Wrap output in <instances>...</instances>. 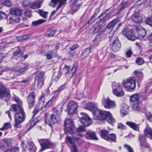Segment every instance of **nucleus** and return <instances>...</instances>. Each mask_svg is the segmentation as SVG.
<instances>
[{"instance_id":"nucleus-1","label":"nucleus","mask_w":152,"mask_h":152,"mask_svg":"<svg viewBox=\"0 0 152 152\" xmlns=\"http://www.w3.org/2000/svg\"><path fill=\"white\" fill-rule=\"evenodd\" d=\"M13 99L18 103V104H12L10 110L15 112L14 127L17 128L20 127V124L25 120L26 115L23 107L22 101L16 96H15Z\"/></svg>"},{"instance_id":"nucleus-2","label":"nucleus","mask_w":152,"mask_h":152,"mask_svg":"<svg viewBox=\"0 0 152 152\" xmlns=\"http://www.w3.org/2000/svg\"><path fill=\"white\" fill-rule=\"evenodd\" d=\"M122 32L127 39L132 41L137 39L141 40L144 38L146 34V30L140 26H134L131 32L127 29H124Z\"/></svg>"},{"instance_id":"nucleus-3","label":"nucleus","mask_w":152,"mask_h":152,"mask_svg":"<svg viewBox=\"0 0 152 152\" xmlns=\"http://www.w3.org/2000/svg\"><path fill=\"white\" fill-rule=\"evenodd\" d=\"M62 110L59 111L56 108L53 109V114L49 118L47 117L45 121V123L52 126L55 123L59 122L61 120L59 115L61 113Z\"/></svg>"},{"instance_id":"nucleus-4","label":"nucleus","mask_w":152,"mask_h":152,"mask_svg":"<svg viewBox=\"0 0 152 152\" xmlns=\"http://www.w3.org/2000/svg\"><path fill=\"white\" fill-rule=\"evenodd\" d=\"M10 13L12 16L9 18V23H19L20 20L19 17L21 15L22 10L16 8H12L10 9Z\"/></svg>"},{"instance_id":"nucleus-5","label":"nucleus","mask_w":152,"mask_h":152,"mask_svg":"<svg viewBox=\"0 0 152 152\" xmlns=\"http://www.w3.org/2000/svg\"><path fill=\"white\" fill-rule=\"evenodd\" d=\"M10 97L9 88H7L1 82H0V99L7 102Z\"/></svg>"},{"instance_id":"nucleus-6","label":"nucleus","mask_w":152,"mask_h":152,"mask_svg":"<svg viewBox=\"0 0 152 152\" xmlns=\"http://www.w3.org/2000/svg\"><path fill=\"white\" fill-rule=\"evenodd\" d=\"M122 83L127 91L133 90L135 86V79L133 77H129L125 80H123Z\"/></svg>"},{"instance_id":"nucleus-7","label":"nucleus","mask_w":152,"mask_h":152,"mask_svg":"<svg viewBox=\"0 0 152 152\" xmlns=\"http://www.w3.org/2000/svg\"><path fill=\"white\" fill-rule=\"evenodd\" d=\"M64 126L65 133H68L70 134H72L73 133V130L75 128V126L74 122L72 119H66L65 121Z\"/></svg>"},{"instance_id":"nucleus-8","label":"nucleus","mask_w":152,"mask_h":152,"mask_svg":"<svg viewBox=\"0 0 152 152\" xmlns=\"http://www.w3.org/2000/svg\"><path fill=\"white\" fill-rule=\"evenodd\" d=\"M80 114L82 117L80 118V121L85 126L90 125L92 122L91 119L86 113L81 112Z\"/></svg>"},{"instance_id":"nucleus-9","label":"nucleus","mask_w":152,"mask_h":152,"mask_svg":"<svg viewBox=\"0 0 152 152\" xmlns=\"http://www.w3.org/2000/svg\"><path fill=\"white\" fill-rule=\"evenodd\" d=\"M36 96L35 92L34 91H33L30 92L26 97L27 101L29 108H32L34 107L35 103Z\"/></svg>"},{"instance_id":"nucleus-10","label":"nucleus","mask_w":152,"mask_h":152,"mask_svg":"<svg viewBox=\"0 0 152 152\" xmlns=\"http://www.w3.org/2000/svg\"><path fill=\"white\" fill-rule=\"evenodd\" d=\"M41 148L40 151L41 152L47 149L51 148L53 146V144L48 140L42 139L39 141Z\"/></svg>"},{"instance_id":"nucleus-11","label":"nucleus","mask_w":152,"mask_h":152,"mask_svg":"<svg viewBox=\"0 0 152 152\" xmlns=\"http://www.w3.org/2000/svg\"><path fill=\"white\" fill-rule=\"evenodd\" d=\"M110 48L114 52H116L119 50L121 48V44L118 38L113 40L110 44Z\"/></svg>"},{"instance_id":"nucleus-12","label":"nucleus","mask_w":152,"mask_h":152,"mask_svg":"<svg viewBox=\"0 0 152 152\" xmlns=\"http://www.w3.org/2000/svg\"><path fill=\"white\" fill-rule=\"evenodd\" d=\"M104 26V23H102L101 21H100L91 28L89 32L91 34H96L98 32H99Z\"/></svg>"},{"instance_id":"nucleus-13","label":"nucleus","mask_w":152,"mask_h":152,"mask_svg":"<svg viewBox=\"0 0 152 152\" xmlns=\"http://www.w3.org/2000/svg\"><path fill=\"white\" fill-rule=\"evenodd\" d=\"M45 74V72L42 71H39L36 73V76L35 80L37 82V85L41 88L43 84L44 81L43 77Z\"/></svg>"},{"instance_id":"nucleus-14","label":"nucleus","mask_w":152,"mask_h":152,"mask_svg":"<svg viewBox=\"0 0 152 152\" xmlns=\"http://www.w3.org/2000/svg\"><path fill=\"white\" fill-rule=\"evenodd\" d=\"M21 146L24 149L27 148L30 152H35L36 148L34 143L32 142H28L27 145H25L23 141H22L21 144Z\"/></svg>"},{"instance_id":"nucleus-15","label":"nucleus","mask_w":152,"mask_h":152,"mask_svg":"<svg viewBox=\"0 0 152 152\" xmlns=\"http://www.w3.org/2000/svg\"><path fill=\"white\" fill-rule=\"evenodd\" d=\"M11 142L10 139H4L0 142V148L3 150L6 149L10 145Z\"/></svg>"},{"instance_id":"nucleus-16","label":"nucleus","mask_w":152,"mask_h":152,"mask_svg":"<svg viewBox=\"0 0 152 152\" xmlns=\"http://www.w3.org/2000/svg\"><path fill=\"white\" fill-rule=\"evenodd\" d=\"M102 102L104 107L107 108L113 107L115 105L114 102L111 100L108 97L102 100Z\"/></svg>"},{"instance_id":"nucleus-17","label":"nucleus","mask_w":152,"mask_h":152,"mask_svg":"<svg viewBox=\"0 0 152 152\" xmlns=\"http://www.w3.org/2000/svg\"><path fill=\"white\" fill-rule=\"evenodd\" d=\"M67 0H51L50 3V6L54 7L58 4V6L56 7L58 10L61 6L65 4Z\"/></svg>"},{"instance_id":"nucleus-18","label":"nucleus","mask_w":152,"mask_h":152,"mask_svg":"<svg viewBox=\"0 0 152 152\" xmlns=\"http://www.w3.org/2000/svg\"><path fill=\"white\" fill-rule=\"evenodd\" d=\"M107 113L108 112L103 111L98 109L97 110L94 114L95 115L99 120H104L106 119L107 115L108 114Z\"/></svg>"},{"instance_id":"nucleus-19","label":"nucleus","mask_w":152,"mask_h":152,"mask_svg":"<svg viewBox=\"0 0 152 152\" xmlns=\"http://www.w3.org/2000/svg\"><path fill=\"white\" fill-rule=\"evenodd\" d=\"M77 104L74 101H71L67 107V110L69 114H72L74 113L77 108Z\"/></svg>"},{"instance_id":"nucleus-20","label":"nucleus","mask_w":152,"mask_h":152,"mask_svg":"<svg viewBox=\"0 0 152 152\" xmlns=\"http://www.w3.org/2000/svg\"><path fill=\"white\" fill-rule=\"evenodd\" d=\"M78 0H71L72 4H70L69 7L72 9V13L73 14L79 9L80 4L76 5Z\"/></svg>"},{"instance_id":"nucleus-21","label":"nucleus","mask_w":152,"mask_h":152,"mask_svg":"<svg viewBox=\"0 0 152 152\" xmlns=\"http://www.w3.org/2000/svg\"><path fill=\"white\" fill-rule=\"evenodd\" d=\"M147 0H138V1L132 6L131 9L135 8L137 7V8L135 10V11L136 12H139L140 10V7L142 5L143 7H144V4L146 2Z\"/></svg>"},{"instance_id":"nucleus-22","label":"nucleus","mask_w":152,"mask_h":152,"mask_svg":"<svg viewBox=\"0 0 152 152\" xmlns=\"http://www.w3.org/2000/svg\"><path fill=\"white\" fill-rule=\"evenodd\" d=\"M42 4V1H34L32 3H29L27 4H26L25 6L33 9H37L40 8Z\"/></svg>"},{"instance_id":"nucleus-23","label":"nucleus","mask_w":152,"mask_h":152,"mask_svg":"<svg viewBox=\"0 0 152 152\" xmlns=\"http://www.w3.org/2000/svg\"><path fill=\"white\" fill-rule=\"evenodd\" d=\"M29 69V66L25 64H22L19 69L16 70V73H19L20 75H22Z\"/></svg>"},{"instance_id":"nucleus-24","label":"nucleus","mask_w":152,"mask_h":152,"mask_svg":"<svg viewBox=\"0 0 152 152\" xmlns=\"http://www.w3.org/2000/svg\"><path fill=\"white\" fill-rule=\"evenodd\" d=\"M87 109L91 111L94 114L97 111V110H98L97 108V104L92 103H89L88 104Z\"/></svg>"},{"instance_id":"nucleus-25","label":"nucleus","mask_w":152,"mask_h":152,"mask_svg":"<svg viewBox=\"0 0 152 152\" xmlns=\"http://www.w3.org/2000/svg\"><path fill=\"white\" fill-rule=\"evenodd\" d=\"M76 137L67 136L65 139V142L68 145L72 146L75 145V142H76Z\"/></svg>"},{"instance_id":"nucleus-26","label":"nucleus","mask_w":152,"mask_h":152,"mask_svg":"<svg viewBox=\"0 0 152 152\" xmlns=\"http://www.w3.org/2000/svg\"><path fill=\"white\" fill-rule=\"evenodd\" d=\"M126 124L135 131H138L139 130L138 124L135 123L128 121L126 122Z\"/></svg>"},{"instance_id":"nucleus-27","label":"nucleus","mask_w":152,"mask_h":152,"mask_svg":"<svg viewBox=\"0 0 152 152\" xmlns=\"http://www.w3.org/2000/svg\"><path fill=\"white\" fill-rule=\"evenodd\" d=\"M86 137L89 139L98 140V138L96 135L95 132L93 131L87 132L86 135Z\"/></svg>"},{"instance_id":"nucleus-28","label":"nucleus","mask_w":152,"mask_h":152,"mask_svg":"<svg viewBox=\"0 0 152 152\" xmlns=\"http://www.w3.org/2000/svg\"><path fill=\"white\" fill-rule=\"evenodd\" d=\"M113 94L118 97H121L124 95V92L122 89V87L115 89L114 91V90H113Z\"/></svg>"},{"instance_id":"nucleus-29","label":"nucleus","mask_w":152,"mask_h":152,"mask_svg":"<svg viewBox=\"0 0 152 152\" xmlns=\"http://www.w3.org/2000/svg\"><path fill=\"white\" fill-rule=\"evenodd\" d=\"M145 134L150 139L152 140V129L149 127L147 126L144 130Z\"/></svg>"},{"instance_id":"nucleus-30","label":"nucleus","mask_w":152,"mask_h":152,"mask_svg":"<svg viewBox=\"0 0 152 152\" xmlns=\"http://www.w3.org/2000/svg\"><path fill=\"white\" fill-rule=\"evenodd\" d=\"M106 140L110 142H116V136L114 133H111L109 134L106 138Z\"/></svg>"},{"instance_id":"nucleus-31","label":"nucleus","mask_w":152,"mask_h":152,"mask_svg":"<svg viewBox=\"0 0 152 152\" xmlns=\"http://www.w3.org/2000/svg\"><path fill=\"white\" fill-rule=\"evenodd\" d=\"M128 109L129 107L126 104H123L121 108V112L125 115L128 113Z\"/></svg>"},{"instance_id":"nucleus-32","label":"nucleus","mask_w":152,"mask_h":152,"mask_svg":"<svg viewBox=\"0 0 152 152\" xmlns=\"http://www.w3.org/2000/svg\"><path fill=\"white\" fill-rule=\"evenodd\" d=\"M133 20L137 23H140L142 22V18L141 16H139L138 14H134L132 16Z\"/></svg>"},{"instance_id":"nucleus-33","label":"nucleus","mask_w":152,"mask_h":152,"mask_svg":"<svg viewBox=\"0 0 152 152\" xmlns=\"http://www.w3.org/2000/svg\"><path fill=\"white\" fill-rule=\"evenodd\" d=\"M91 51V48H86L85 50L81 54V58L82 59H84L87 57Z\"/></svg>"},{"instance_id":"nucleus-34","label":"nucleus","mask_w":152,"mask_h":152,"mask_svg":"<svg viewBox=\"0 0 152 152\" xmlns=\"http://www.w3.org/2000/svg\"><path fill=\"white\" fill-rule=\"evenodd\" d=\"M109 133V131L106 129H102L100 131V135L102 138L106 140Z\"/></svg>"},{"instance_id":"nucleus-35","label":"nucleus","mask_w":152,"mask_h":152,"mask_svg":"<svg viewBox=\"0 0 152 152\" xmlns=\"http://www.w3.org/2000/svg\"><path fill=\"white\" fill-rule=\"evenodd\" d=\"M108 114L107 115V117L106 119L107 120V122L110 124H112L114 122L115 120L114 118L113 117L112 115L109 112H108Z\"/></svg>"},{"instance_id":"nucleus-36","label":"nucleus","mask_w":152,"mask_h":152,"mask_svg":"<svg viewBox=\"0 0 152 152\" xmlns=\"http://www.w3.org/2000/svg\"><path fill=\"white\" fill-rule=\"evenodd\" d=\"M145 135H140L139 137V140L140 142V145L141 146L146 147L145 144Z\"/></svg>"},{"instance_id":"nucleus-37","label":"nucleus","mask_w":152,"mask_h":152,"mask_svg":"<svg viewBox=\"0 0 152 152\" xmlns=\"http://www.w3.org/2000/svg\"><path fill=\"white\" fill-rule=\"evenodd\" d=\"M131 104L133 110L135 111H141V108L139 106V102H131Z\"/></svg>"},{"instance_id":"nucleus-38","label":"nucleus","mask_w":152,"mask_h":152,"mask_svg":"<svg viewBox=\"0 0 152 152\" xmlns=\"http://www.w3.org/2000/svg\"><path fill=\"white\" fill-rule=\"evenodd\" d=\"M118 19H114L107 25V28L109 29L112 28L118 22Z\"/></svg>"},{"instance_id":"nucleus-39","label":"nucleus","mask_w":152,"mask_h":152,"mask_svg":"<svg viewBox=\"0 0 152 152\" xmlns=\"http://www.w3.org/2000/svg\"><path fill=\"white\" fill-rule=\"evenodd\" d=\"M56 30L50 28L48 30L46 33V36L48 37H52L56 32Z\"/></svg>"},{"instance_id":"nucleus-40","label":"nucleus","mask_w":152,"mask_h":152,"mask_svg":"<svg viewBox=\"0 0 152 152\" xmlns=\"http://www.w3.org/2000/svg\"><path fill=\"white\" fill-rule=\"evenodd\" d=\"M22 53L21 50L18 49V50L13 53V57L17 59L21 56Z\"/></svg>"},{"instance_id":"nucleus-41","label":"nucleus","mask_w":152,"mask_h":152,"mask_svg":"<svg viewBox=\"0 0 152 152\" xmlns=\"http://www.w3.org/2000/svg\"><path fill=\"white\" fill-rule=\"evenodd\" d=\"M139 96L137 94L132 95L130 97V99L131 102H139Z\"/></svg>"},{"instance_id":"nucleus-42","label":"nucleus","mask_w":152,"mask_h":152,"mask_svg":"<svg viewBox=\"0 0 152 152\" xmlns=\"http://www.w3.org/2000/svg\"><path fill=\"white\" fill-rule=\"evenodd\" d=\"M128 6V3L126 2H123L118 6V10L121 11L126 8Z\"/></svg>"},{"instance_id":"nucleus-43","label":"nucleus","mask_w":152,"mask_h":152,"mask_svg":"<svg viewBox=\"0 0 152 152\" xmlns=\"http://www.w3.org/2000/svg\"><path fill=\"white\" fill-rule=\"evenodd\" d=\"M34 118L32 117L30 121L29 122L30 123V128L28 129H29L31 128L34 126L36 124L39 122V120L37 118H34Z\"/></svg>"},{"instance_id":"nucleus-44","label":"nucleus","mask_w":152,"mask_h":152,"mask_svg":"<svg viewBox=\"0 0 152 152\" xmlns=\"http://www.w3.org/2000/svg\"><path fill=\"white\" fill-rule=\"evenodd\" d=\"M135 61L136 63L139 65L143 64L145 62L144 59L140 57L137 58Z\"/></svg>"},{"instance_id":"nucleus-45","label":"nucleus","mask_w":152,"mask_h":152,"mask_svg":"<svg viewBox=\"0 0 152 152\" xmlns=\"http://www.w3.org/2000/svg\"><path fill=\"white\" fill-rule=\"evenodd\" d=\"M112 88L113 90H114V91H115V89L120 88L122 87L120 85L119 83H116L115 82H113L112 84Z\"/></svg>"},{"instance_id":"nucleus-46","label":"nucleus","mask_w":152,"mask_h":152,"mask_svg":"<svg viewBox=\"0 0 152 152\" xmlns=\"http://www.w3.org/2000/svg\"><path fill=\"white\" fill-rule=\"evenodd\" d=\"M29 38V36L28 35H25L17 37L18 40L22 41L28 39Z\"/></svg>"},{"instance_id":"nucleus-47","label":"nucleus","mask_w":152,"mask_h":152,"mask_svg":"<svg viewBox=\"0 0 152 152\" xmlns=\"http://www.w3.org/2000/svg\"><path fill=\"white\" fill-rule=\"evenodd\" d=\"M96 13H94L92 16L90 18L89 20L86 23V25H87V24H88V25L90 24H92L94 22L95 20V17L96 16Z\"/></svg>"},{"instance_id":"nucleus-48","label":"nucleus","mask_w":152,"mask_h":152,"mask_svg":"<svg viewBox=\"0 0 152 152\" xmlns=\"http://www.w3.org/2000/svg\"><path fill=\"white\" fill-rule=\"evenodd\" d=\"M134 73L139 80H140L142 79L143 77L142 73V72L136 70L134 71Z\"/></svg>"},{"instance_id":"nucleus-49","label":"nucleus","mask_w":152,"mask_h":152,"mask_svg":"<svg viewBox=\"0 0 152 152\" xmlns=\"http://www.w3.org/2000/svg\"><path fill=\"white\" fill-rule=\"evenodd\" d=\"M102 32H99L96 36L95 39L93 40V42H99L101 40V38L102 37Z\"/></svg>"},{"instance_id":"nucleus-50","label":"nucleus","mask_w":152,"mask_h":152,"mask_svg":"<svg viewBox=\"0 0 152 152\" xmlns=\"http://www.w3.org/2000/svg\"><path fill=\"white\" fill-rule=\"evenodd\" d=\"M53 51L50 50L46 53L45 55L46 56V58L48 60H50L53 58Z\"/></svg>"},{"instance_id":"nucleus-51","label":"nucleus","mask_w":152,"mask_h":152,"mask_svg":"<svg viewBox=\"0 0 152 152\" xmlns=\"http://www.w3.org/2000/svg\"><path fill=\"white\" fill-rule=\"evenodd\" d=\"M11 126V125L8 123H4L3 126L0 128V130L5 131L8 129Z\"/></svg>"},{"instance_id":"nucleus-52","label":"nucleus","mask_w":152,"mask_h":152,"mask_svg":"<svg viewBox=\"0 0 152 152\" xmlns=\"http://www.w3.org/2000/svg\"><path fill=\"white\" fill-rule=\"evenodd\" d=\"M46 20L43 19H39L38 20L32 22V24L35 26L38 25L39 24H41L45 22Z\"/></svg>"},{"instance_id":"nucleus-53","label":"nucleus","mask_w":152,"mask_h":152,"mask_svg":"<svg viewBox=\"0 0 152 152\" xmlns=\"http://www.w3.org/2000/svg\"><path fill=\"white\" fill-rule=\"evenodd\" d=\"M66 83H65L64 84L62 85L58 88V89L56 91H58V93L59 94L60 92L62 91L65 88V86Z\"/></svg>"},{"instance_id":"nucleus-54","label":"nucleus","mask_w":152,"mask_h":152,"mask_svg":"<svg viewBox=\"0 0 152 152\" xmlns=\"http://www.w3.org/2000/svg\"><path fill=\"white\" fill-rule=\"evenodd\" d=\"M145 115L148 119L150 121H152V114L150 112H147Z\"/></svg>"},{"instance_id":"nucleus-55","label":"nucleus","mask_w":152,"mask_h":152,"mask_svg":"<svg viewBox=\"0 0 152 152\" xmlns=\"http://www.w3.org/2000/svg\"><path fill=\"white\" fill-rule=\"evenodd\" d=\"M56 91H54L53 93L54 94L53 97L50 99H51L53 101H54L56 100V99L57 98L58 96V95L59 93Z\"/></svg>"},{"instance_id":"nucleus-56","label":"nucleus","mask_w":152,"mask_h":152,"mask_svg":"<svg viewBox=\"0 0 152 152\" xmlns=\"http://www.w3.org/2000/svg\"><path fill=\"white\" fill-rule=\"evenodd\" d=\"M48 13V12H44L42 10H39V14L44 18L47 17Z\"/></svg>"},{"instance_id":"nucleus-57","label":"nucleus","mask_w":152,"mask_h":152,"mask_svg":"<svg viewBox=\"0 0 152 152\" xmlns=\"http://www.w3.org/2000/svg\"><path fill=\"white\" fill-rule=\"evenodd\" d=\"M146 23L150 26H152V17H150L146 19Z\"/></svg>"},{"instance_id":"nucleus-58","label":"nucleus","mask_w":152,"mask_h":152,"mask_svg":"<svg viewBox=\"0 0 152 152\" xmlns=\"http://www.w3.org/2000/svg\"><path fill=\"white\" fill-rule=\"evenodd\" d=\"M72 152H78V150L75 145H73L71 147Z\"/></svg>"},{"instance_id":"nucleus-59","label":"nucleus","mask_w":152,"mask_h":152,"mask_svg":"<svg viewBox=\"0 0 152 152\" xmlns=\"http://www.w3.org/2000/svg\"><path fill=\"white\" fill-rule=\"evenodd\" d=\"M114 33L110 32L109 34V41H111L114 40L115 39V37L113 36Z\"/></svg>"},{"instance_id":"nucleus-60","label":"nucleus","mask_w":152,"mask_h":152,"mask_svg":"<svg viewBox=\"0 0 152 152\" xmlns=\"http://www.w3.org/2000/svg\"><path fill=\"white\" fill-rule=\"evenodd\" d=\"M132 54V52L131 49L128 50L126 52V54L127 57L129 58Z\"/></svg>"},{"instance_id":"nucleus-61","label":"nucleus","mask_w":152,"mask_h":152,"mask_svg":"<svg viewBox=\"0 0 152 152\" xmlns=\"http://www.w3.org/2000/svg\"><path fill=\"white\" fill-rule=\"evenodd\" d=\"M39 111V108L37 107H36L34 110L33 111V117H34L35 115L38 113Z\"/></svg>"},{"instance_id":"nucleus-62","label":"nucleus","mask_w":152,"mask_h":152,"mask_svg":"<svg viewBox=\"0 0 152 152\" xmlns=\"http://www.w3.org/2000/svg\"><path fill=\"white\" fill-rule=\"evenodd\" d=\"M69 69L70 68L68 66H65L63 69V71L66 74L68 73Z\"/></svg>"},{"instance_id":"nucleus-63","label":"nucleus","mask_w":152,"mask_h":152,"mask_svg":"<svg viewBox=\"0 0 152 152\" xmlns=\"http://www.w3.org/2000/svg\"><path fill=\"white\" fill-rule=\"evenodd\" d=\"M53 101L51 99H50V100L46 103L45 105V107L47 108L50 106L51 105Z\"/></svg>"},{"instance_id":"nucleus-64","label":"nucleus","mask_w":152,"mask_h":152,"mask_svg":"<svg viewBox=\"0 0 152 152\" xmlns=\"http://www.w3.org/2000/svg\"><path fill=\"white\" fill-rule=\"evenodd\" d=\"M44 95V94H42L39 99V102L40 104L43 103L45 102Z\"/></svg>"}]
</instances>
